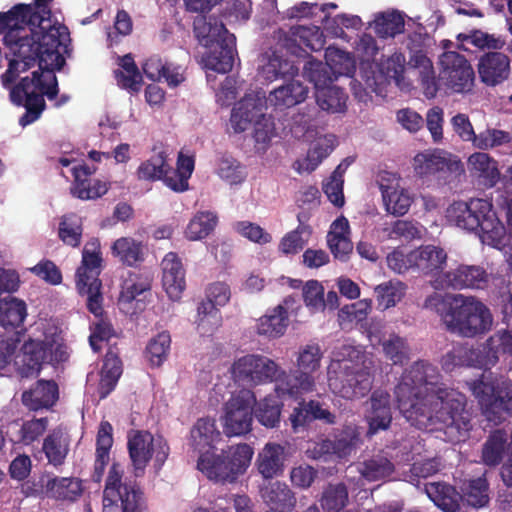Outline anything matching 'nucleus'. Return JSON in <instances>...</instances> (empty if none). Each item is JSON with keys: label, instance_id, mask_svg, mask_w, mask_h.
Wrapping results in <instances>:
<instances>
[{"label": "nucleus", "instance_id": "1", "mask_svg": "<svg viewBox=\"0 0 512 512\" xmlns=\"http://www.w3.org/2000/svg\"><path fill=\"white\" fill-rule=\"evenodd\" d=\"M438 384V372L425 362H416L406 370L395 395L398 408L411 425L443 434L449 442L463 441L471 428V415L465 396Z\"/></svg>", "mask_w": 512, "mask_h": 512}, {"label": "nucleus", "instance_id": "2", "mask_svg": "<svg viewBox=\"0 0 512 512\" xmlns=\"http://www.w3.org/2000/svg\"><path fill=\"white\" fill-rule=\"evenodd\" d=\"M52 1L34 0V62L41 70L34 72V121L45 109L43 96L53 99L58 93L55 71L64 65L70 43L68 28L52 15Z\"/></svg>", "mask_w": 512, "mask_h": 512}, {"label": "nucleus", "instance_id": "3", "mask_svg": "<svg viewBox=\"0 0 512 512\" xmlns=\"http://www.w3.org/2000/svg\"><path fill=\"white\" fill-rule=\"evenodd\" d=\"M373 367V359L359 347L343 345L327 367L328 388L344 399L360 398L371 388Z\"/></svg>", "mask_w": 512, "mask_h": 512}, {"label": "nucleus", "instance_id": "4", "mask_svg": "<svg viewBox=\"0 0 512 512\" xmlns=\"http://www.w3.org/2000/svg\"><path fill=\"white\" fill-rule=\"evenodd\" d=\"M424 305L440 315L448 330L462 336L473 337L484 333L493 324L489 309L474 297L434 293L425 300Z\"/></svg>", "mask_w": 512, "mask_h": 512}, {"label": "nucleus", "instance_id": "5", "mask_svg": "<svg viewBox=\"0 0 512 512\" xmlns=\"http://www.w3.org/2000/svg\"><path fill=\"white\" fill-rule=\"evenodd\" d=\"M447 221L466 231H481L483 243L498 248L506 235L503 223L499 220L489 200L474 198L469 201L453 202L446 210Z\"/></svg>", "mask_w": 512, "mask_h": 512}, {"label": "nucleus", "instance_id": "6", "mask_svg": "<svg viewBox=\"0 0 512 512\" xmlns=\"http://www.w3.org/2000/svg\"><path fill=\"white\" fill-rule=\"evenodd\" d=\"M194 32L200 44L209 49L202 57L204 67L218 73L229 72L234 62L235 37L212 16H197Z\"/></svg>", "mask_w": 512, "mask_h": 512}, {"label": "nucleus", "instance_id": "7", "mask_svg": "<svg viewBox=\"0 0 512 512\" xmlns=\"http://www.w3.org/2000/svg\"><path fill=\"white\" fill-rule=\"evenodd\" d=\"M315 120L316 110L311 107H304L293 116L292 131L295 136L303 137L306 141L314 138L307 155L293 165L299 174L313 172L337 146V139L333 134L318 135Z\"/></svg>", "mask_w": 512, "mask_h": 512}, {"label": "nucleus", "instance_id": "8", "mask_svg": "<svg viewBox=\"0 0 512 512\" xmlns=\"http://www.w3.org/2000/svg\"><path fill=\"white\" fill-rule=\"evenodd\" d=\"M323 353L318 344L301 346L296 356V366L301 372L297 377L290 378L286 373L278 380L277 394L296 398L306 393H320L321 389L312 373L320 368Z\"/></svg>", "mask_w": 512, "mask_h": 512}, {"label": "nucleus", "instance_id": "9", "mask_svg": "<svg viewBox=\"0 0 512 512\" xmlns=\"http://www.w3.org/2000/svg\"><path fill=\"white\" fill-rule=\"evenodd\" d=\"M101 262L99 243L93 240L85 245L82 262L76 272L77 289L80 294L87 296V307L98 318L103 312L99 280Z\"/></svg>", "mask_w": 512, "mask_h": 512}, {"label": "nucleus", "instance_id": "10", "mask_svg": "<svg viewBox=\"0 0 512 512\" xmlns=\"http://www.w3.org/2000/svg\"><path fill=\"white\" fill-rule=\"evenodd\" d=\"M233 379L243 385H261L283 379L285 371L272 359L260 354H246L235 359L231 366Z\"/></svg>", "mask_w": 512, "mask_h": 512}, {"label": "nucleus", "instance_id": "11", "mask_svg": "<svg viewBox=\"0 0 512 512\" xmlns=\"http://www.w3.org/2000/svg\"><path fill=\"white\" fill-rule=\"evenodd\" d=\"M439 87L448 93L469 94L475 85V73L465 56L446 51L438 58Z\"/></svg>", "mask_w": 512, "mask_h": 512}, {"label": "nucleus", "instance_id": "12", "mask_svg": "<svg viewBox=\"0 0 512 512\" xmlns=\"http://www.w3.org/2000/svg\"><path fill=\"white\" fill-rule=\"evenodd\" d=\"M129 455L136 477L144 474L150 461L159 469L168 456L169 448L161 437H155L149 432L133 431L128 436Z\"/></svg>", "mask_w": 512, "mask_h": 512}, {"label": "nucleus", "instance_id": "13", "mask_svg": "<svg viewBox=\"0 0 512 512\" xmlns=\"http://www.w3.org/2000/svg\"><path fill=\"white\" fill-rule=\"evenodd\" d=\"M36 325V337L34 338V367L37 371L43 368L54 371V364L64 361L68 357L67 349L62 343L58 327L51 320H39Z\"/></svg>", "mask_w": 512, "mask_h": 512}, {"label": "nucleus", "instance_id": "14", "mask_svg": "<svg viewBox=\"0 0 512 512\" xmlns=\"http://www.w3.org/2000/svg\"><path fill=\"white\" fill-rule=\"evenodd\" d=\"M252 455L253 451L247 444L232 446L223 453V458L215 456L209 465H206V459H202L203 474L215 481L232 482L246 471Z\"/></svg>", "mask_w": 512, "mask_h": 512}, {"label": "nucleus", "instance_id": "15", "mask_svg": "<svg viewBox=\"0 0 512 512\" xmlns=\"http://www.w3.org/2000/svg\"><path fill=\"white\" fill-rule=\"evenodd\" d=\"M470 389L485 412L496 414L512 405V384L504 380L495 383L491 374H483L481 379L473 381Z\"/></svg>", "mask_w": 512, "mask_h": 512}, {"label": "nucleus", "instance_id": "16", "mask_svg": "<svg viewBox=\"0 0 512 512\" xmlns=\"http://www.w3.org/2000/svg\"><path fill=\"white\" fill-rule=\"evenodd\" d=\"M255 395L251 390L243 389L226 402L223 415L224 431L229 436H240L250 431L252 407Z\"/></svg>", "mask_w": 512, "mask_h": 512}, {"label": "nucleus", "instance_id": "17", "mask_svg": "<svg viewBox=\"0 0 512 512\" xmlns=\"http://www.w3.org/2000/svg\"><path fill=\"white\" fill-rule=\"evenodd\" d=\"M267 106L266 95L263 91L245 94L231 110L228 131L234 134L245 132L266 114Z\"/></svg>", "mask_w": 512, "mask_h": 512}, {"label": "nucleus", "instance_id": "18", "mask_svg": "<svg viewBox=\"0 0 512 512\" xmlns=\"http://www.w3.org/2000/svg\"><path fill=\"white\" fill-rule=\"evenodd\" d=\"M221 438V433L212 418H200L192 426L188 440V446L198 457L197 468L203 473L202 459H206V465L215 457L213 450Z\"/></svg>", "mask_w": 512, "mask_h": 512}, {"label": "nucleus", "instance_id": "19", "mask_svg": "<svg viewBox=\"0 0 512 512\" xmlns=\"http://www.w3.org/2000/svg\"><path fill=\"white\" fill-rule=\"evenodd\" d=\"M378 182L386 211L396 216L406 214L413 196L405 188L401 177L397 173L383 171L379 174Z\"/></svg>", "mask_w": 512, "mask_h": 512}, {"label": "nucleus", "instance_id": "20", "mask_svg": "<svg viewBox=\"0 0 512 512\" xmlns=\"http://www.w3.org/2000/svg\"><path fill=\"white\" fill-rule=\"evenodd\" d=\"M470 361L477 367L490 369L501 359L511 358L512 363V330L500 329L487 339L481 349H475Z\"/></svg>", "mask_w": 512, "mask_h": 512}, {"label": "nucleus", "instance_id": "21", "mask_svg": "<svg viewBox=\"0 0 512 512\" xmlns=\"http://www.w3.org/2000/svg\"><path fill=\"white\" fill-rule=\"evenodd\" d=\"M490 276L479 266L460 265L454 270L440 274L433 281L435 288H485Z\"/></svg>", "mask_w": 512, "mask_h": 512}, {"label": "nucleus", "instance_id": "22", "mask_svg": "<svg viewBox=\"0 0 512 512\" xmlns=\"http://www.w3.org/2000/svg\"><path fill=\"white\" fill-rule=\"evenodd\" d=\"M299 308L294 297L284 298L281 303L258 319L256 325L258 334L273 339L280 338L288 328L289 316Z\"/></svg>", "mask_w": 512, "mask_h": 512}, {"label": "nucleus", "instance_id": "23", "mask_svg": "<svg viewBox=\"0 0 512 512\" xmlns=\"http://www.w3.org/2000/svg\"><path fill=\"white\" fill-rule=\"evenodd\" d=\"M413 170L420 177L429 176L444 169L461 174L463 164L459 158L442 150H425L413 158Z\"/></svg>", "mask_w": 512, "mask_h": 512}, {"label": "nucleus", "instance_id": "24", "mask_svg": "<svg viewBox=\"0 0 512 512\" xmlns=\"http://www.w3.org/2000/svg\"><path fill=\"white\" fill-rule=\"evenodd\" d=\"M511 70L510 57L501 51H489L478 59L479 79L488 87H495L507 81Z\"/></svg>", "mask_w": 512, "mask_h": 512}, {"label": "nucleus", "instance_id": "25", "mask_svg": "<svg viewBox=\"0 0 512 512\" xmlns=\"http://www.w3.org/2000/svg\"><path fill=\"white\" fill-rule=\"evenodd\" d=\"M83 493L82 481L73 477H56L49 474L39 479V494L44 497L75 501Z\"/></svg>", "mask_w": 512, "mask_h": 512}, {"label": "nucleus", "instance_id": "26", "mask_svg": "<svg viewBox=\"0 0 512 512\" xmlns=\"http://www.w3.org/2000/svg\"><path fill=\"white\" fill-rule=\"evenodd\" d=\"M162 285L168 295L173 300H179L186 287L185 270L178 255L169 252L161 262Z\"/></svg>", "mask_w": 512, "mask_h": 512}, {"label": "nucleus", "instance_id": "27", "mask_svg": "<svg viewBox=\"0 0 512 512\" xmlns=\"http://www.w3.org/2000/svg\"><path fill=\"white\" fill-rule=\"evenodd\" d=\"M95 171V167H89L85 164L72 168L74 184L71 188V192L75 197L82 200H93L107 193L109 189L108 183L99 179L88 178L94 174Z\"/></svg>", "mask_w": 512, "mask_h": 512}, {"label": "nucleus", "instance_id": "28", "mask_svg": "<svg viewBox=\"0 0 512 512\" xmlns=\"http://www.w3.org/2000/svg\"><path fill=\"white\" fill-rule=\"evenodd\" d=\"M365 419L369 425V434L386 430L391 421L390 395L382 390H376L366 403Z\"/></svg>", "mask_w": 512, "mask_h": 512}, {"label": "nucleus", "instance_id": "29", "mask_svg": "<svg viewBox=\"0 0 512 512\" xmlns=\"http://www.w3.org/2000/svg\"><path fill=\"white\" fill-rule=\"evenodd\" d=\"M408 70L417 78L426 98L436 97L439 90L433 62L421 51L413 52L408 62Z\"/></svg>", "mask_w": 512, "mask_h": 512}, {"label": "nucleus", "instance_id": "30", "mask_svg": "<svg viewBox=\"0 0 512 512\" xmlns=\"http://www.w3.org/2000/svg\"><path fill=\"white\" fill-rule=\"evenodd\" d=\"M308 93L307 86L298 79H292L272 90L266 100L269 106L282 111L304 102Z\"/></svg>", "mask_w": 512, "mask_h": 512}, {"label": "nucleus", "instance_id": "31", "mask_svg": "<svg viewBox=\"0 0 512 512\" xmlns=\"http://www.w3.org/2000/svg\"><path fill=\"white\" fill-rule=\"evenodd\" d=\"M446 251L436 245H422L414 249V259L416 260V269L424 274L432 275L435 279L444 274L443 271L447 263Z\"/></svg>", "mask_w": 512, "mask_h": 512}, {"label": "nucleus", "instance_id": "32", "mask_svg": "<svg viewBox=\"0 0 512 512\" xmlns=\"http://www.w3.org/2000/svg\"><path fill=\"white\" fill-rule=\"evenodd\" d=\"M349 221L344 216H339L331 225L327 234V244L336 259L346 261L353 250L350 239Z\"/></svg>", "mask_w": 512, "mask_h": 512}, {"label": "nucleus", "instance_id": "33", "mask_svg": "<svg viewBox=\"0 0 512 512\" xmlns=\"http://www.w3.org/2000/svg\"><path fill=\"white\" fill-rule=\"evenodd\" d=\"M351 91L356 100L368 104L373 94L382 93V82L376 77L373 65L366 64L350 82Z\"/></svg>", "mask_w": 512, "mask_h": 512}, {"label": "nucleus", "instance_id": "34", "mask_svg": "<svg viewBox=\"0 0 512 512\" xmlns=\"http://www.w3.org/2000/svg\"><path fill=\"white\" fill-rule=\"evenodd\" d=\"M297 73L298 69L295 65L276 52H267L260 58L258 75L267 82L294 77Z\"/></svg>", "mask_w": 512, "mask_h": 512}, {"label": "nucleus", "instance_id": "35", "mask_svg": "<svg viewBox=\"0 0 512 512\" xmlns=\"http://www.w3.org/2000/svg\"><path fill=\"white\" fill-rule=\"evenodd\" d=\"M467 169L472 176L489 186H494L500 178L497 161L484 151L477 150L467 158Z\"/></svg>", "mask_w": 512, "mask_h": 512}, {"label": "nucleus", "instance_id": "36", "mask_svg": "<svg viewBox=\"0 0 512 512\" xmlns=\"http://www.w3.org/2000/svg\"><path fill=\"white\" fill-rule=\"evenodd\" d=\"M150 289V283L147 280L136 276L126 279L123 283L119 296V305L126 314H134L143 308V301L138 297Z\"/></svg>", "mask_w": 512, "mask_h": 512}, {"label": "nucleus", "instance_id": "37", "mask_svg": "<svg viewBox=\"0 0 512 512\" xmlns=\"http://www.w3.org/2000/svg\"><path fill=\"white\" fill-rule=\"evenodd\" d=\"M143 71L150 80L161 81L164 79L171 87L178 86L185 79L181 67L164 63L157 56H152L145 61Z\"/></svg>", "mask_w": 512, "mask_h": 512}, {"label": "nucleus", "instance_id": "38", "mask_svg": "<svg viewBox=\"0 0 512 512\" xmlns=\"http://www.w3.org/2000/svg\"><path fill=\"white\" fill-rule=\"evenodd\" d=\"M112 255L127 266L143 262L147 254L146 245L132 237H120L111 246Z\"/></svg>", "mask_w": 512, "mask_h": 512}, {"label": "nucleus", "instance_id": "39", "mask_svg": "<svg viewBox=\"0 0 512 512\" xmlns=\"http://www.w3.org/2000/svg\"><path fill=\"white\" fill-rule=\"evenodd\" d=\"M192 324L199 335L211 336L222 325L221 312L210 303L199 302Z\"/></svg>", "mask_w": 512, "mask_h": 512}, {"label": "nucleus", "instance_id": "40", "mask_svg": "<svg viewBox=\"0 0 512 512\" xmlns=\"http://www.w3.org/2000/svg\"><path fill=\"white\" fill-rule=\"evenodd\" d=\"M404 71L405 57L402 54H394L381 64V69L376 77L382 82V86L388 80L393 79L401 90L409 91L412 88V83L406 78Z\"/></svg>", "mask_w": 512, "mask_h": 512}, {"label": "nucleus", "instance_id": "41", "mask_svg": "<svg viewBox=\"0 0 512 512\" xmlns=\"http://www.w3.org/2000/svg\"><path fill=\"white\" fill-rule=\"evenodd\" d=\"M112 431L113 429L109 422H101L97 434L96 460L93 473V479L96 482L102 480L105 467L109 463V451L113 444Z\"/></svg>", "mask_w": 512, "mask_h": 512}, {"label": "nucleus", "instance_id": "42", "mask_svg": "<svg viewBox=\"0 0 512 512\" xmlns=\"http://www.w3.org/2000/svg\"><path fill=\"white\" fill-rule=\"evenodd\" d=\"M262 498L273 511L288 512L296 504L294 494L289 487L280 482H274L262 489Z\"/></svg>", "mask_w": 512, "mask_h": 512}, {"label": "nucleus", "instance_id": "43", "mask_svg": "<svg viewBox=\"0 0 512 512\" xmlns=\"http://www.w3.org/2000/svg\"><path fill=\"white\" fill-rule=\"evenodd\" d=\"M284 450L278 444H266L257 457L258 470L264 478L277 476L283 468Z\"/></svg>", "mask_w": 512, "mask_h": 512}, {"label": "nucleus", "instance_id": "44", "mask_svg": "<svg viewBox=\"0 0 512 512\" xmlns=\"http://www.w3.org/2000/svg\"><path fill=\"white\" fill-rule=\"evenodd\" d=\"M425 491L434 504L444 512H456L459 509L461 497L452 486L444 483H429Z\"/></svg>", "mask_w": 512, "mask_h": 512}, {"label": "nucleus", "instance_id": "45", "mask_svg": "<svg viewBox=\"0 0 512 512\" xmlns=\"http://www.w3.org/2000/svg\"><path fill=\"white\" fill-rule=\"evenodd\" d=\"M512 433L508 434L505 431L497 430L493 432L483 447L482 458L487 465H497L501 462L504 454H510L508 450Z\"/></svg>", "mask_w": 512, "mask_h": 512}, {"label": "nucleus", "instance_id": "46", "mask_svg": "<svg viewBox=\"0 0 512 512\" xmlns=\"http://www.w3.org/2000/svg\"><path fill=\"white\" fill-rule=\"evenodd\" d=\"M316 103L328 113H343L347 109V94L338 86L330 84L315 92Z\"/></svg>", "mask_w": 512, "mask_h": 512}, {"label": "nucleus", "instance_id": "47", "mask_svg": "<svg viewBox=\"0 0 512 512\" xmlns=\"http://www.w3.org/2000/svg\"><path fill=\"white\" fill-rule=\"evenodd\" d=\"M217 221V216L213 212H197L188 222L184 236L189 241L203 240L215 229Z\"/></svg>", "mask_w": 512, "mask_h": 512}, {"label": "nucleus", "instance_id": "48", "mask_svg": "<svg viewBox=\"0 0 512 512\" xmlns=\"http://www.w3.org/2000/svg\"><path fill=\"white\" fill-rule=\"evenodd\" d=\"M42 449L50 464L62 465L69 451L68 437L61 430H54L45 438Z\"/></svg>", "mask_w": 512, "mask_h": 512}, {"label": "nucleus", "instance_id": "49", "mask_svg": "<svg viewBox=\"0 0 512 512\" xmlns=\"http://www.w3.org/2000/svg\"><path fill=\"white\" fill-rule=\"evenodd\" d=\"M512 142V135L506 130L487 126L476 135L473 148L480 151L494 150Z\"/></svg>", "mask_w": 512, "mask_h": 512}, {"label": "nucleus", "instance_id": "50", "mask_svg": "<svg viewBox=\"0 0 512 512\" xmlns=\"http://www.w3.org/2000/svg\"><path fill=\"white\" fill-rule=\"evenodd\" d=\"M27 316L22 300L8 297L0 301V325L5 329L18 327Z\"/></svg>", "mask_w": 512, "mask_h": 512}, {"label": "nucleus", "instance_id": "51", "mask_svg": "<svg viewBox=\"0 0 512 512\" xmlns=\"http://www.w3.org/2000/svg\"><path fill=\"white\" fill-rule=\"evenodd\" d=\"M374 30L382 38L394 37L404 31V17L395 10L376 14L373 21Z\"/></svg>", "mask_w": 512, "mask_h": 512}, {"label": "nucleus", "instance_id": "52", "mask_svg": "<svg viewBox=\"0 0 512 512\" xmlns=\"http://www.w3.org/2000/svg\"><path fill=\"white\" fill-rule=\"evenodd\" d=\"M378 308L386 310L394 307L405 295L406 286L400 281H388L374 288Z\"/></svg>", "mask_w": 512, "mask_h": 512}, {"label": "nucleus", "instance_id": "53", "mask_svg": "<svg viewBox=\"0 0 512 512\" xmlns=\"http://www.w3.org/2000/svg\"><path fill=\"white\" fill-rule=\"evenodd\" d=\"M326 65L336 79L337 76H349L355 70V60L343 50L328 47L325 53Z\"/></svg>", "mask_w": 512, "mask_h": 512}, {"label": "nucleus", "instance_id": "54", "mask_svg": "<svg viewBox=\"0 0 512 512\" xmlns=\"http://www.w3.org/2000/svg\"><path fill=\"white\" fill-rule=\"evenodd\" d=\"M118 84L126 89L138 91L141 87L142 76L130 55L119 60V69L115 72Z\"/></svg>", "mask_w": 512, "mask_h": 512}, {"label": "nucleus", "instance_id": "55", "mask_svg": "<svg viewBox=\"0 0 512 512\" xmlns=\"http://www.w3.org/2000/svg\"><path fill=\"white\" fill-rule=\"evenodd\" d=\"M122 373L121 361L113 353H108L105 357L101 371L99 391L101 397H106L115 387Z\"/></svg>", "mask_w": 512, "mask_h": 512}, {"label": "nucleus", "instance_id": "56", "mask_svg": "<svg viewBox=\"0 0 512 512\" xmlns=\"http://www.w3.org/2000/svg\"><path fill=\"white\" fill-rule=\"evenodd\" d=\"M311 228L300 224L295 230L286 233L280 240L278 250L284 255L296 254L308 242Z\"/></svg>", "mask_w": 512, "mask_h": 512}, {"label": "nucleus", "instance_id": "57", "mask_svg": "<svg viewBox=\"0 0 512 512\" xmlns=\"http://www.w3.org/2000/svg\"><path fill=\"white\" fill-rule=\"evenodd\" d=\"M59 398L58 385L53 380L39 379L34 386V411L50 409Z\"/></svg>", "mask_w": 512, "mask_h": 512}, {"label": "nucleus", "instance_id": "58", "mask_svg": "<svg viewBox=\"0 0 512 512\" xmlns=\"http://www.w3.org/2000/svg\"><path fill=\"white\" fill-rule=\"evenodd\" d=\"M305 78L314 85L315 92L332 84L335 79L326 63L311 59L303 67Z\"/></svg>", "mask_w": 512, "mask_h": 512}, {"label": "nucleus", "instance_id": "59", "mask_svg": "<svg viewBox=\"0 0 512 512\" xmlns=\"http://www.w3.org/2000/svg\"><path fill=\"white\" fill-rule=\"evenodd\" d=\"M348 502V491L343 484L329 485L323 491L320 503L324 512H340Z\"/></svg>", "mask_w": 512, "mask_h": 512}, {"label": "nucleus", "instance_id": "60", "mask_svg": "<svg viewBox=\"0 0 512 512\" xmlns=\"http://www.w3.org/2000/svg\"><path fill=\"white\" fill-rule=\"evenodd\" d=\"M252 137L255 147L258 150H266L273 138L276 137L275 122L271 115L267 113L257 120L252 126Z\"/></svg>", "mask_w": 512, "mask_h": 512}, {"label": "nucleus", "instance_id": "61", "mask_svg": "<svg viewBox=\"0 0 512 512\" xmlns=\"http://www.w3.org/2000/svg\"><path fill=\"white\" fill-rule=\"evenodd\" d=\"M58 235L65 244L77 247L82 235L81 218L76 214L64 215L59 223Z\"/></svg>", "mask_w": 512, "mask_h": 512}, {"label": "nucleus", "instance_id": "62", "mask_svg": "<svg viewBox=\"0 0 512 512\" xmlns=\"http://www.w3.org/2000/svg\"><path fill=\"white\" fill-rule=\"evenodd\" d=\"M168 168L166 154L159 152L140 164L137 177L140 180L154 181L162 179Z\"/></svg>", "mask_w": 512, "mask_h": 512}, {"label": "nucleus", "instance_id": "63", "mask_svg": "<svg viewBox=\"0 0 512 512\" xmlns=\"http://www.w3.org/2000/svg\"><path fill=\"white\" fill-rule=\"evenodd\" d=\"M171 337L168 332H160L153 337L146 347V355L151 365L160 366L170 350Z\"/></svg>", "mask_w": 512, "mask_h": 512}, {"label": "nucleus", "instance_id": "64", "mask_svg": "<svg viewBox=\"0 0 512 512\" xmlns=\"http://www.w3.org/2000/svg\"><path fill=\"white\" fill-rule=\"evenodd\" d=\"M323 285L317 280H309L302 286V297L305 306L312 312L325 311Z\"/></svg>", "mask_w": 512, "mask_h": 512}]
</instances>
